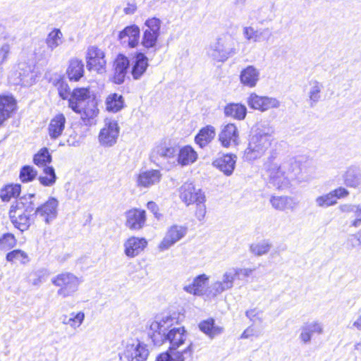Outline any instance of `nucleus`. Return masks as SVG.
Returning a JSON list of instances; mask_svg holds the SVG:
<instances>
[{
  "label": "nucleus",
  "instance_id": "nucleus-61",
  "mask_svg": "<svg viewBox=\"0 0 361 361\" xmlns=\"http://www.w3.org/2000/svg\"><path fill=\"white\" fill-rule=\"evenodd\" d=\"M204 202H205L196 203L197 209L195 211V216L199 221H202L206 214V206Z\"/></svg>",
  "mask_w": 361,
  "mask_h": 361
},
{
  "label": "nucleus",
  "instance_id": "nucleus-37",
  "mask_svg": "<svg viewBox=\"0 0 361 361\" xmlns=\"http://www.w3.org/2000/svg\"><path fill=\"white\" fill-rule=\"evenodd\" d=\"M340 210L346 214H353L350 226L357 228L361 226V204H344L339 207Z\"/></svg>",
  "mask_w": 361,
  "mask_h": 361
},
{
  "label": "nucleus",
  "instance_id": "nucleus-27",
  "mask_svg": "<svg viewBox=\"0 0 361 361\" xmlns=\"http://www.w3.org/2000/svg\"><path fill=\"white\" fill-rule=\"evenodd\" d=\"M323 333V326L320 322H312L305 324L301 327L300 338L305 343H310L312 338L315 335H320Z\"/></svg>",
  "mask_w": 361,
  "mask_h": 361
},
{
  "label": "nucleus",
  "instance_id": "nucleus-13",
  "mask_svg": "<svg viewBox=\"0 0 361 361\" xmlns=\"http://www.w3.org/2000/svg\"><path fill=\"white\" fill-rule=\"evenodd\" d=\"M129 69V58L123 54H119L114 63V75L111 79L112 82L116 85L124 83Z\"/></svg>",
  "mask_w": 361,
  "mask_h": 361
},
{
  "label": "nucleus",
  "instance_id": "nucleus-18",
  "mask_svg": "<svg viewBox=\"0 0 361 361\" xmlns=\"http://www.w3.org/2000/svg\"><path fill=\"white\" fill-rule=\"evenodd\" d=\"M236 161L237 157L235 154L223 153L213 161L212 165L224 175L229 176L235 169Z\"/></svg>",
  "mask_w": 361,
  "mask_h": 361
},
{
  "label": "nucleus",
  "instance_id": "nucleus-34",
  "mask_svg": "<svg viewBox=\"0 0 361 361\" xmlns=\"http://www.w3.org/2000/svg\"><path fill=\"white\" fill-rule=\"evenodd\" d=\"M224 113L227 117L242 121L246 117L247 110L245 104L231 102L224 106Z\"/></svg>",
  "mask_w": 361,
  "mask_h": 361
},
{
  "label": "nucleus",
  "instance_id": "nucleus-57",
  "mask_svg": "<svg viewBox=\"0 0 361 361\" xmlns=\"http://www.w3.org/2000/svg\"><path fill=\"white\" fill-rule=\"evenodd\" d=\"M227 290H229V288H226L222 281H216L212 285L211 291L214 296H217Z\"/></svg>",
  "mask_w": 361,
  "mask_h": 361
},
{
  "label": "nucleus",
  "instance_id": "nucleus-10",
  "mask_svg": "<svg viewBox=\"0 0 361 361\" xmlns=\"http://www.w3.org/2000/svg\"><path fill=\"white\" fill-rule=\"evenodd\" d=\"M149 352L147 345L140 341L137 343L128 344L123 352L119 353L120 359L127 361H147Z\"/></svg>",
  "mask_w": 361,
  "mask_h": 361
},
{
  "label": "nucleus",
  "instance_id": "nucleus-12",
  "mask_svg": "<svg viewBox=\"0 0 361 361\" xmlns=\"http://www.w3.org/2000/svg\"><path fill=\"white\" fill-rule=\"evenodd\" d=\"M118 39L123 46L130 49L136 48L141 41L139 26L135 24L126 26L118 32Z\"/></svg>",
  "mask_w": 361,
  "mask_h": 361
},
{
  "label": "nucleus",
  "instance_id": "nucleus-35",
  "mask_svg": "<svg viewBox=\"0 0 361 361\" xmlns=\"http://www.w3.org/2000/svg\"><path fill=\"white\" fill-rule=\"evenodd\" d=\"M216 130L214 126L207 125L202 128L195 137V142L201 148L204 147L214 138Z\"/></svg>",
  "mask_w": 361,
  "mask_h": 361
},
{
  "label": "nucleus",
  "instance_id": "nucleus-33",
  "mask_svg": "<svg viewBox=\"0 0 361 361\" xmlns=\"http://www.w3.org/2000/svg\"><path fill=\"white\" fill-rule=\"evenodd\" d=\"M271 206L276 210L284 211L286 209L294 210L298 202L294 197L288 196H274L270 198Z\"/></svg>",
  "mask_w": 361,
  "mask_h": 361
},
{
  "label": "nucleus",
  "instance_id": "nucleus-49",
  "mask_svg": "<svg viewBox=\"0 0 361 361\" xmlns=\"http://www.w3.org/2000/svg\"><path fill=\"white\" fill-rule=\"evenodd\" d=\"M17 239L12 233L7 232L0 235V250L8 251L12 250L17 245Z\"/></svg>",
  "mask_w": 361,
  "mask_h": 361
},
{
  "label": "nucleus",
  "instance_id": "nucleus-64",
  "mask_svg": "<svg viewBox=\"0 0 361 361\" xmlns=\"http://www.w3.org/2000/svg\"><path fill=\"white\" fill-rule=\"evenodd\" d=\"M10 51V47L8 44H4L0 49V64L3 63L7 59L8 54Z\"/></svg>",
  "mask_w": 361,
  "mask_h": 361
},
{
  "label": "nucleus",
  "instance_id": "nucleus-45",
  "mask_svg": "<svg viewBox=\"0 0 361 361\" xmlns=\"http://www.w3.org/2000/svg\"><path fill=\"white\" fill-rule=\"evenodd\" d=\"M61 322L64 324H68L71 327L76 329L79 327L85 319V314L83 312H78L77 313H71L70 317L67 315H62L60 318Z\"/></svg>",
  "mask_w": 361,
  "mask_h": 361
},
{
  "label": "nucleus",
  "instance_id": "nucleus-26",
  "mask_svg": "<svg viewBox=\"0 0 361 361\" xmlns=\"http://www.w3.org/2000/svg\"><path fill=\"white\" fill-rule=\"evenodd\" d=\"M8 216L13 226L21 233L27 231L34 220L35 215L24 214L23 213H14L8 212Z\"/></svg>",
  "mask_w": 361,
  "mask_h": 361
},
{
  "label": "nucleus",
  "instance_id": "nucleus-48",
  "mask_svg": "<svg viewBox=\"0 0 361 361\" xmlns=\"http://www.w3.org/2000/svg\"><path fill=\"white\" fill-rule=\"evenodd\" d=\"M37 171L31 165L21 166L19 171V178L23 183L33 181L37 176Z\"/></svg>",
  "mask_w": 361,
  "mask_h": 361
},
{
  "label": "nucleus",
  "instance_id": "nucleus-14",
  "mask_svg": "<svg viewBox=\"0 0 361 361\" xmlns=\"http://www.w3.org/2000/svg\"><path fill=\"white\" fill-rule=\"evenodd\" d=\"M126 226L132 231H139L145 225L147 221L146 211L140 208H132L125 212Z\"/></svg>",
  "mask_w": 361,
  "mask_h": 361
},
{
  "label": "nucleus",
  "instance_id": "nucleus-62",
  "mask_svg": "<svg viewBox=\"0 0 361 361\" xmlns=\"http://www.w3.org/2000/svg\"><path fill=\"white\" fill-rule=\"evenodd\" d=\"M47 274V270L42 269L36 271L34 273L35 278L32 280V285L34 286H39L43 282V278Z\"/></svg>",
  "mask_w": 361,
  "mask_h": 361
},
{
  "label": "nucleus",
  "instance_id": "nucleus-9",
  "mask_svg": "<svg viewBox=\"0 0 361 361\" xmlns=\"http://www.w3.org/2000/svg\"><path fill=\"white\" fill-rule=\"evenodd\" d=\"M146 52L135 51L130 60V73L135 80H140L147 72L149 66V59Z\"/></svg>",
  "mask_w": 361,
  "mask_h": 361
},
{
  "label": "nucleus",
  "instance_id": "nucleus-8",
  "mask_svg": "<svg viewBox=\"0 0 361 361\" xmlns=\"http://www.w3.org/2000/svg\"><path fill=\"white\" fill-rule=\"evenodd\" d=\"M86 67L89 71H96L98 73L106 71L104 52L95 46L87 48L85 55Z\"/></svg>",
  "mask_w": 361,
  "mask_h": 361
},
{
  "label": "nucleus",
  "instance_id": "nucleus-31",
  "mask_svg": "<svg viewBox=\"0 0 361 361\" xmlns=\"http://www.w3.org/2000/svg\"><path fill=\"white\" fill-rule=\"evenodd\" d=\"M66 74L71 81H79L85 74V65L82 60L78 58L70 59Z\"/></svg>",
  "mask_w": 361,
  "mask_h": 361
},
{
  "label": "nucleus",
  "instance_id": "nucleus-46",
  "mask_svg": "<svg viewBox=\"0 0 361 361\" xmlns=\"http://www.w3.org/2000/svg\"><path fill=\"white\" fill-rule=\"evenodd\" d=\"M5 259L6 262L10 263H14L16 261H20L21 264H25L30 262V258L27 254L20 249H14L8 252L6 255Z\"/></svg>",
  "mask_w": 361,
  "mask_h": 361
},
{
  "label": "nucleus",
  "instance_id": "nucleus-16",
  "mask_svg": "<svg viewBox=\"0 0 361 361\" xmlns=\"http://www.w3.org/2000/svg\"><path fill=\"white\" fill-rule=\"evenodd\" d=\"M247 104L250 109L265 111L271 108L279 106V102L272 97L259 96L256 93H252L247 97Z\"/></svg>",
  "mask_w": 361,
  "mask_h": 361
},
{
  "label": "nucleus",
  "instance_id": "nucleus-1",
  "mask_svg": "<svg viewBox=\"0 0 361 361\" xmlns=\"http://www.w3.org/2000/svg\"><path fill=\"white\" fill-rule=\"evenodd\" d=\"M178 314L173 312L165 315L156 316L149 325L148 336L154 345H161L169 343V350L159 354L155 361H186L192 360L193 355V344L190 342L183 350L177 349L185 343L187 338V331L185 327L171 326L178 324Z\"/></svg>",
  "mask_w": 361,
  "mask_h": 361
},
{
  "label": "nucleus",
  "instance_id": "nucleus-54",
  "mask_svg": "<svg viewBox=\"0 0 361 361\" xmlns=\"http://www.w3.org/2000/svg\"><path fill=\"white\" fill-rule=\"evenodd\" d=\"M235 276L233 271H226L223 275L222 282L226 286L231 289L233 286V282L235 279Z\"/></svg>",
  "mask_w": 361,
  "mask_h": 361
},
{
  "label": "nucleus",
  "instance_id": "nucleus-63",
  "mask_svg": "<svg viewBox=\"0 0 361 361\" xmlns=\"http://www.w3.org/2000/svg\"><path fill=\"white\" fill-rule=\"evenodd\" d=\"M283 173H285V172L282 170L281 166H274L272 168L269 169V179L280 177Z\"/></svg>",
  "mask_w": 361,
  "mask_h": 361
},
{
  "label": "nucleus",
  "instance_id": "nucleus-56",
  "mask_svg": "<svg viewBox=\"0 0 361 361\" xmlns=\"http://www.w3.org/2000/svg\"><path fill=\"white\" fill-rule=\"evenodd\" d=\"M147 208L153 214L154 218L157 220H161L163 215L159 213V208L158 204L154 201H149L147 203Z\"/></svg>",
  "mask_w": 361,
  "mask_h": 361
},
{
  "label": "nucleus",
  "instance_id": "nucleus-53",
  "mask_svg": "<svg viewBox=\"0 0 361 361\" xmlns=\"http://www.w3.org/2000/svg\"><path fill=\"white\" fill-rule=\"evenodd\" d=\"M331 192L336 202L338 199L346 197L350 194L349 190L342 186L331 190Z\"/></svg>",
  "mask_w": 361,
  "mask_h": 361
},
{
  "label": "nucleus",
  "instance_id": "nucleus-17",
  "mask_svg": "<svg viewBox=\"0 0 361 361\" xmlns=\"http://www.w3.org/2000/svg\"><path fill=\"white\" fill-rule=\"evenodd\" d=\"M17 110V101L11 94H0V126Z\"/></svg>",
  "mask_w": 361,
  "mask_h": 361
},
{
  "label": "nucleus",
  "instance_id": "nucleus-41",
  "mask_svg": "<svg viewBox=\"0 0 361 361\" xmlns=\"http://www.w3.org/2000/svg\"><path fill=\"white\" fill-rule=\"evenodd\" d=\"M32 161L34 164L43 169L44 166H49V164L52 161V156L49 149L46 147L41 148L34 154Z\"/></svg>",
  "mask_w": 361,
  "mask_h": 361
},
{
  "label": "nucleus",
  "instance_id": "nucleus-23",
  "mask_svg": "<svg viewBox=\"0 0 361 361\" xmlns=\"http://www.w3.org/2000/svg\"><path fill=\"white\" fill-rule=\"evenodd\" d=\"M273 133L274 128L268 123H258L256 125L255 133L250 139L269 147Z\"/></svg>",
  "mask_w": 361,
  "mask_h": 361
},
{
  "label": "nucleus",
  "instance_id": "nucleus-44",
  "mask_svg": "<svg viewBox=\"0 0 361 361\" xmlns=\"http://www.w3.org/2000/svg\"><path fill=\"white\" fill-rule=\"evenodd\" d=\"M53 85L56 87L59 97L63 100L68 101L72 91H71V88L64 77L59 75L55 78Z\"/></svg>",
  "mask_w": 361,
  "mask_h": 361
},
{
  "label": "nucleus",
  "instance_id": "nucleus-6",
  "mask_svg": "<svg viewBox=\"0 0 361 361\" xmlns=\"http://www.w3.org/2000/svg\"><path fill=\"white\" fill-rule=\"evenodd\" d=\"M119 133L120 127L118 121L106 118L104 126L100 130L98 136L100 145L105 147L114 146L117 142Z\"/></svg>",
  "mask_w": 361,
  "mask_h": 361
},
{
  "label": "nucleus",
  "instance_id": "nucleus-50",
  "mask_svg": "<svg viewBox=\"0 0 361 361\" xmlns=\"http://www.w3.org/2000/svg\"><path fill=\"white\" fill-rule=\"evenodd\" d=\"M271 244L268 240H263L258 243L251 244L250 251L256 256H262L269 252Z\"/></svg>",
  "mask_w": 361,
  "mask_h": 361
},
{
  "label": "nucleus",
  "instance_id": "nucleus-59",
  "mask_svg": "<svg viewBox=\"0 0 361 361\" xmlns=\"http://www.w3.org/2000/svg\"><path fill=\"white\" fill-rule=\"evenodd\" d=\"M272 35V32L269 28L258 30L257 37L255 42L268 41Z\"/></svg>",
  "mask_w": 361,
  "mask_h": 361
},
{
  "label": "nucleus",
  "instance_id": "nucleus-21",
  "mask_svg": "<svg viewBox=\"0 0 361 361\" xmlns=\"http://www.w3.org/2000/svg\"><path fill=\"white\" fill-rule=\"evenodd\" d=\"M176 154L177 148L176 147L161 144L152 149L149 159L152 162L159 166L162 160L173 158Z\"/></svg>",
  "mask_w": 361,
  "mask_h": 361
},
{
  "label": "nucleus",
  "instance_id": "nucleus-20",
  "mask_svg": "<svg viewBox=\"0 0 361 361\" xmlns=\"http://www.w3.org/2000/svg\"><path fill=\"white\" fill-rule=\"evenodd\" d=\"M147 245L145 238L131 236L124 243V253L128 257H135L144 251Z\"/></svg>",
  "mask_w": 361,
  "mask_h": 361
},
{
  "label": "nucleus",
  "instance_id": "nucleus-2",
  "mask_svg": "<svg viewBox=\"0 0 361 361\" xmlns=\"http://www.w3.org/2000/svg\"><path fill=\"white\" fill-rule=\"evenodd\" d=\"M68 107L80 114L82 121L87 126L94 123L99 113L96 95L91 92L89 87L74 88L68 99Z\"/></svg>",
  "mask_w": 361,
  "mask_h": 361
},
{
  "label": "nucleus",
  "instance_id": "nucleus-47",
  "mask_svg": "<svg viewBox=\"0 0 361 361\" xmlns=\"http://www.w3.org/2000/svg\"><path fill=\"white\" fill-rule=\"evenodd\" d=\"M62 32L58 28L53 29L47 35L46 44L47 47L52 51L54 49L63 43Z\"/></svg>",
  "mask_w": 361,
  "mask_h": 361
},
{
  "label": "nucleus",
  "instance_id": "nucleus-60",
  "mask_svg": "<svg viewBox=\"0 0 361 361\" xmlns=\"http://www.w3.org/2000/svg\"><path fill=\"white\" fill-rule=\"evenodd\" d=\"M258 30H255L252 27H245L243 28V35L247 40L253 39L255 42V39L257 37Z\"/></svg>",
  "mask_w": 361,
  "mask_h": 361
},
{
  "label": "nucleus",
  "instance_id": "nucleus-58",
  "mask_svg": "<svg viewBox=\"0 0 361 361\" xmlns=\"http://www.w3.org/2000/svg\"><path fill=\"white\" fill-rule=\"evenodd\" d=\"M227 290H229V288H226L222 281H216L212 285L211 291L214 296H217Z\"/></svg>",
  "mask_w": 361,
  "mask_h": 361
},
{
  "label": "nucleus",
  "instance_id": "nucleus-28",
  "mask_svg": "<svg viewBox=\"0 0 361 361\" xmlns=\"http://www.w3.org/2000/svg\"><path fill=\"white\" fill-rule=\"evenodd\" d=\"M259 71L252 65L243 68L239 76L240 83L248 87H255L259 80Z\"/></svg>",
  "mask_w": 361,
  "mask_h": 361
},
{
  "label": "nucleus",
  "instance_id": "nucleus-22",
  "mask_svg": "<svg viewBox=\"0 0 361 361\" xmlns=\"http://www.w3.org/2000/svg\"><path fill=\"white\" fill-rule=\"evenodd\" d=\"M161 173L159 170L151 169L140 172L137 176V186L140 188H149L160 182Z\"/></svg>",
  "mask_w": 361,
  "mask_h": 361
},
{
  "label": "nucleus",
  "instance_id": "nucleus-11",
  "mask_svg": "<svg viewBox=\"0 0 361 361\" xmlns=\"http://www.w3.org/2000/svg\"><path fill=\"white\" fill-rule=\"evenodd\" d=\"M180 198L187 206L206 202L204 193L201 189H196L192 183H185L180 188Z\"/></svg>",
  "mask_w": 361,
  "mask_h": 361
},
{
  "label": "nucleus",
  "instance_id": "nucleus-40",
  "mask_svg": "<svg viewBox=\"0 0 361 361\" xmlns=\"http://www.w3.org/2000/svg\"><path fill=\"white\" fill-rule=\"evenodd\" d=\"M198 326L200 330L210 338H213L223 331L222 327L216 325L214 318H209L200 322Z\"/></svg>",
  "mask_w": 361,
  "mask_h": 361
},
{
  "label": "nucleus",
  "instance_id": "nucleus-3",
  "mask_svg": "<svg viewBox=\"0 0 361 361\" xmlns=\"http://www.w3.org/2000/svg\"><path fill=\"white\" fill-rule=\"evenodd\" d=\"M161 23V20L157 17L148 18L145 21L140 44L147 52L152 51L155 54L159 49Z\"/></svg>",
  "mask_w": 361,
  "mask_h": 361
},
{
  "label": "nucleus",
  "instance_id": "nucleus-38",
  "mask_svg": "<svg viewBox=\"0 0 361 361\" xmlns=\"http://www.w3.org/2000/svg\"><path fill=\"white\" fill-rule=\"evenodd\" d=\"M209 278L204 274H199L193 279L192 283L185 286L183 290L188 293L194 295H201L205 284L208 282Z\"/></svg>",
  "mask_w": 361,
  "mask_h": 361
},
{
  "label": "nucleus",
  "instance_id": "nucleus-25",
  "mask_svg": "<svg viewBox=\"0 0 361 361\" xmlns=\"http://www.w3.org/2000/svg\"><path fill=\"white\" fill-rule=\"evenodd\" d=\"M342 177L346 187L352 188L361 187V168L360 166L352 165L348 167Z\"/></svg>",
  "mask_w": 361,
  "mask_h": 361
},
{
  "label": "nucleus",
  "instance_id": "nucleus-7",
  "mask_svg": "<svg viewBox=\"0 0 361 361\" xmlns=\"http://www.w3.org/2000/svg\"><path fill=\"white\" fill-rule=\"evenodd\" d=\"M59 205L58 199L50 196L46 202L37 206L33 215L35 217L39 216L46 224L49 225L57 218Z\"/></svg>",
  "mask_w": 361,
  "mask_h": 361
},
{
  "label": "nucleus",
  "instance_id": "nucleus-39",
  "mask_svg": "<svg viewBox=\"0 0 361 361\" xmlns=\"http://www.w3.org/2000/svg\"><path fill=\"white\" fill-rule=\"evenodd\" d=\"M20 183H8L0 189V198L2 202H8L12 198H17L21 192Z\"/></svg>",
  "mask_w": 361,
  "mask_h": 361
},
{
  "label": "nucleus",
  "instance_id": "nucleus-19",
  "mask_svg": "<svg viewBox=\"0 0 361 361\" xmlns=\"http://www.w3.org/2000/svg\"><path fill=\"white\" fill-rule=\"evenodd\" d=\"M187 233V228L173 225L169 229L166 235L159 244L161 250H166L182 239Z\"/></svg>",
  "mask_w": 361,
  "mask_h": 361
},
{
  "label": "nucleus",
  "instance_id": "nucleus-52",
  "mask_svg": "<svg viewBox=\"0 0 361 361\" xmlns=\"http://www.w3.org/2000/svg\"><path fill=\"white\" fill-rule=\"evenodd\" d=\"M269 183L272 185L274 187H276L277 189L281 190L288 185V179L285 176V173H283L280 177L269 179Z\"/></svg>",
  "mask_w": 361,
  "mask_h": 361
},
{
  "label": "nucleus",
  "instance_id": "nucleus-51",
  "mask_svg": "<svg viewBox=\"0 0 361 361\" xmlns=\"http://www.w3.org/2000/svg\"><path fill=\"white\" fill-rule=\"evenodd\" d=\"M315 203L317 207L327 208L336 204L331 191L326 194L318 196L315 199Z\"/></svg>",
  "mask_w": 361,
  "mask_h": 361
},
{
  "label": "nucleus",
  "instance_id": "nucleus-43",
  "mask_svg": "<svg viewBox=\"0 0 361 361\" xmlns=\"http://www.w3.org/2000/svg\"><path fill=\"white\" fill-rule=\"evenodd\" d=\"M310 90L308 97L310 102V106L313 107L321 99V92L323 85L316 80H312L309 82Z\"/></svg>",
  "mask_w": 361,
  "mask_h": 361
},
{
  "label": "nucleus",
  "instance_id": "nucleus-42",
  "mask_svg": "<svg viewBox=\"0 0 361 361\" xmlns=\"http://www.w3.org/2000/svg\"><path fill=\"white\" fill-rule=\"evenodd\" d=\"M57 180L55 169L52 166H44L43 169V175L38 176L39 183L44 187H51L54 185Z\"/></svg>",
  "mask_w": 361,
  "mask_h": 361
},
{
  "label": "nucleus",
  "instance_id": "nucleus-4",
  "mask_svg": "<svg viewBox=\"0 0 361 361\" xmlns=\"http://www.w3.org/2000/svg\"><path fill=\"white\" fill-rule=\"evenodd\" d=\"M237 52L235 39L231 35H225L210 45L209 55L214 61L224 63Z\"/></svg>",
  "mask_w": 361,
  "mask_h": 361
},
{
  "label": "nucleus",
  "instance_id": "nucleus-15",
  "mask_svg": "<svg viewBox=\"0 0 361 361\" xmlns=\"http://www.w3.org/2000/svg\"><path fill=\"white\" fill-rule=\"evenodd\" d=\"M35 196L36 195L35 193H30L16 199L11 204L9 212L23 213L24 214L32 215L37 207L33 200Z\"/></svg>",
  "mask_w": 361,
  "mask_h": 361
},
{
  "label": "nucleus",
  "instance_id": "nucleus-55",
  "mask_svg": "<svg viewBox=\"0 0 361 361\" xmlns=\"http://www.w3.org/2000/svg\"><path fill=\"white\" fill-rule=\"evenodd\" d=\"M233 272L235 276V278L239 280H243L248 276H250L253 272V269H241L236 268L233 269Z\"/></svg>",
  "mask_w": 361,
  "mask_h": 361
},
{
  "label": "nucleus",
  "instance_id": "nucleus-24",
  "mask_svg": "<svg viewBox=\"0 0 361 361\" xmlns=\"http://www.w3.org/2000/svg\"><path fill=\"white\" fill-rule=\"evenodd\" d=\"M177 164L183 167L195 163L198 157L197 152L190 145H185L177 149Z\"/></svg>",
  "mask_w": 361,
  "mask_h": 361
},
{
  "label": "nucleus",
  "instance_id": "nucleus-36",
  "mask_svg": "<svg viewBox=\"0 0 361 361\" xmlns=\"http://www.w3.org/2000/svg\"><path fill=\"white\" fill-rule=\"evenodd\" d=\"M106 110L111 113H117L126 107L125 99L123 95L116 92L111 93L105 100Z\"/></svg>",
  "mask_w": 361,
  "mask_h": 361
},
{
  "label": "nucleus",
  "instance_id": "nucleus-30",
  "mask_svg": "<svg viewBox=\"0 0 361 361\" xmlns=\"http://www.w3.org/2000/svg\"><path fill=\"white\" fill-rule=\"evenodd\" d=\"M269 147L250 139L248 146L244 152L243 159L252 161L260 158Z\"/></svg>",
  "mask_w": 361,
  "mask_h": 361
},
{
  "label": "nucleus",
  "instance_id": "nucleus-32",
  "mask_svg": "<svg viewBox=\"0 0 361 361\" xmlns=\"http://www.w3.org/2000/svg\"><path fill=\"white\" fill-rule=\"evenodd\" d=\"M66 117L63 114H58L51 121L48 126V133L51 140L58 139L65 129Z\"/></svg>",
  "mask_w": 361,
  "mask_h": 361
},
{
  "label": "nucleus",
  "instance_id": "nucleus-29",
  "mask_svg": "<svg viewBox=\"0 0 361 361\" xmlns=\"http://www.w3.org/2000/svg\"><path fill=\"white\" fill-rule=\"evenodd\" d=\"M238 138V128L233 123L226 125L219 134V140L224 147H228L231 142L236 143Z\"/></svg>",
  "mask_w": 361,
  "mask_h": 361
},
{
  "label": "nucleus",
  "instance_id": "nucleus-5",
  "mask_svg": "<svg viewBox=\"0 0 361 361\" xmlns=\"http://www.w3.org/2000/svg\"><path fill=\"white\" fill-rule=\"evenodd\" d=\"M55 286L60 287L57 290V295L63 298H67L75 293L80 283V279L71 272L59 274L51 280Z\"/></svg>",
  "mask_w": 361,
  "mask_h": 361
}]
</instances>
